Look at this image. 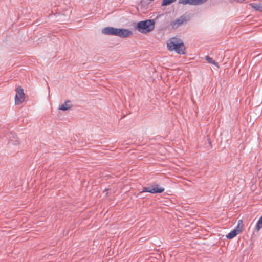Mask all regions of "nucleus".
I'll return each mask as SVG.
<instances>
[{"instance_id":"13","label":"nucleus","mask_w":262,"mask_h":262,"mask_svg":"<svg viewBox=\"0 0 262 262\" xmlns=\"http://www.w3.org/2000/svg\"><path fill=\"white\" fill-rule=\"evenodd\" d=\"M262 228V215L259 218V220L258 221L256 225V229L257 231H259L261 228Z\"/></svg>"},{"instance_id":"5","label":"nucleus","mask_w":262,"mask_h":262,"mask_svg":"<svg viewBox=\"0 0 262 262\" xmlns=\"http://www.w3.org/2000/svg\"><path fill=\"white\" fill-rule=\"evenodd\" d=\"M164 191L163 187L159 186L158 185H154L151 188L144 187L142 192H149L151 193H162Z\"/></svg>"},{"instance_id":"6","label":"nucleus","mask_w":262,"mask_h":262,"mask_svg":"<svg viewBox=\"0 0 262 262\" xmlns=\"http://www.w3.org/2000/svg\"><path fill=\"white\" fill-rule=\"evenodd\" d=\"M133 32L127 29H117V35L122 38H126L132 36Z\"/></svg>"},{"instance_id":"10","label":"nucleus","mask_w":262,"mask_h":262,"mask_svg":"<svg viewBox=\"0 0 262 262\" xmlns=\"http://www.w3.org/2000/svg\"><path fill=\"white\" fill-rule=\"evenodd\" d=\"M72 107V105L71 104V101L68 100L66 101L64 103L59 105V110L62 111H67L70 109Z\"/></svg>"},{"instance_id":"7","label":"nucleus","mask_w":262,"mask_h":262,"mask_svg":"<svg viewBox=\"0 0 262 262\" xmlns=\"http://www.w3.org/2000/svg\"><path fill=\"white\" fill-rule=\"evenodd\" d=\"M187 20L186 17L184 16H182L174 21L171 22L170 26L172 28H177L180 26L186 23Z\"/></svg>"},{"instance_id":"11","label":"nucleus","mask_w":262,"mask_h":262,"mask_svg":"<svg viewBox=\"0 0 262 262\" xmlns=\"http://www.w3.org/2000/svg\"><path fill=\"white\" fill-rule=\"evenodd\" d=\"M250 6L256 11H262V3H252Z\"/></svg>"},{"instance_id":"1","label":"nucleus","mask_w":262,"mask_h":262,"mask_svg":"<svg viewBox=\"0 0 262 262\" xmlns=\"http://www.w3.org/2000/svg\"><path fill=\"white\" fill-rule=\"evenodd\" d=\"M167 48L169 51H174L179 54L185 53V47L183 41L176 37L171 38L167 41Z\"/></svg>"},{"instance_id":"3","label":"nucleus","mask_w":262,"mask_h":262,"mask_svg":"<svg viewBox=\"0 0 262 262\" xmlns=\"http://www.w3.org/2000/svg\"><path fill=\"white\" fill-rule=\"evenodd\" d=\"M243 222L241 220L238 221V224L236 228L232 230L229 233L226 235V237L228 239H232L237 235L241 233L242 231Z\"/></svg>"},{"instance_id":"9","label":"nucleus","mask_w":262,"mask_h":262,"mask_svg":"<svg viewBox=\"0 0 262 262\" xmlns=\"http://www.w3.org/2000/svg\"><path fill=\"white\" fill-rule=\"evenodd\" d=\"M207 0H179L180 4L183 5L189 4L191 5H197L205 3Z\"/></svg>"},{"instance_id":"2","label":"nucleus","mask_w":262,"mask_h":262,"mask_svg":"<svg viewBox=\"0 0 262 262\" xmlns=\"http://www.w3.org/2000/svg\"><path fill=\"white\" fill-rule=\"evenodd\" d=\"M155 28V21L153 20H146L138 23L136 29L142 33H147L152 31Z\"/></svg>"},{"instance_id":"4","label":"nucleus","mask_w":262,"mask_h":262,"mask_svg":"<svg viewBox=\"0 0 262 262\" xmlns=\"http://www.w3.org/2000/svg\"><path fill=\"white\" fill-rule=\"evenodd\" d=\"M15 96V103L16 105L21 104L25 100V94L21 86H18L16 90Z\"/></svg>"},{"instance_id":"14","label":"nucleus","mask_w":262,"mask_h":262,"mask_svg":"<svg viewBox=\"0 0 262 262\" xmlns=\"http://www.w3.org/2000/svg\"><path fill=\"white\" fill-rule=\"evenodd\" d=\"M176 0H163L162 5L167 6L174 2Z\"/></svg>"},{"instance_id":"12","label":"nucleus","mask_w":262,"mask_h":262,"mask_svg":"<svg viewBox=\"0 0 262 262\" xmlns=\"http://www.w3.org/2000/svg\"><path fill=\"white\" fill-rule=\"evenodd\" d=\"M206 59L208 63L214 64L215 66H216L217 68H219L217 63L214 60H213V59L212 58L209 57V56H206Z\"/></svg>"},{"instance_id":"8","label":"nucleus","mask_w":262,"mask_h":262,"mask_svg":"<svg viewBox=\"0 0 262 262\" xmlns=\"http://www.w3.org/2000/svg\"><path fill=\"white\" fill-rule=\"evenodd\" d=\"M117 29L112 27H107L103 28L102 30V32L103 34L108 35H117Z\"/></svg>"}]
</instances>
